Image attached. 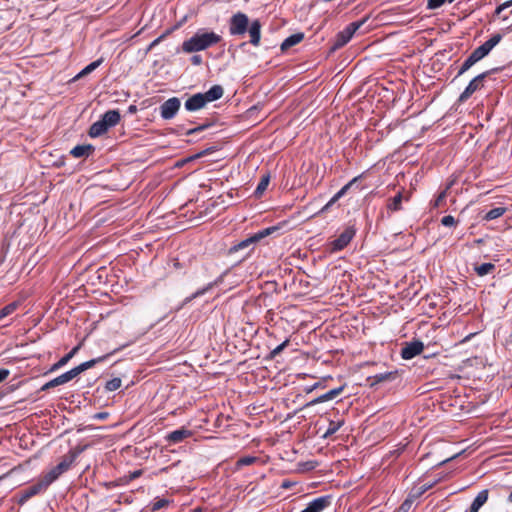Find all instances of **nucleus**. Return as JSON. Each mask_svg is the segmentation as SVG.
Segmentation results:
<instances>
[{"instance_id": "obj_23", "label": "nucleus", "mask_w": 512, "mask_h": 512, "mask_svg": "<svg viewBox=\"0 0 512 512\" xmlns=\"http://www.w3.org/2000/svg\"><path fill=\"white\" fill-rule=\"evenodd\" d=\"M94 151V147L88 145H77L71 151L70 154L75 158L87 157Z\"/></svg>"}, {"instance_id": "obj_30", "label": "nucleus", "mask_w": 512, "mask_h": 512, "mask_svg": "<svg viewBox=\"0 0 512 512\" xmlns=\"http://www.w3.org/2000/svg\"><path fill=\"white\" fill-rule=\"evenodd\" d=\"M403 200L402 193L399 192L397 195H395L392 199H390L387 207L389 210L397 211L401 208V203Z\"/></svg>"}, {"instance_id": "obj_51", "label": "nucleus", "mask_w": 512, "mask_h": 512, "mask_svg": "<svg viewBox=\"0 0 512 512\" xmlns=\"http://www.w3.org/2000/svg\"><path fill=\"white\" fill-rule=\"evenodd\" d=\"M108 416V413L106 412H100V413H97L93 416L94 419H99V420H103V419H106Z\"/></svg>"}, {"instance_id": "obj_28", "label": "nucleus", "mask_w": 512, "mask_h": 512, "mask_svg": "<svg viewBox=\"0 0 512 512\" xmlns=\"http://www.w3.org/2000/svg\"><path fill=\"white\" fill-rule=\"evenodd\" d=\"M505 208L503 207H496L488 211L483 217L482 220L491 221L495 220L498 217L502 216L505 212Z\"/></svg>"}, {"instance_id": "obj_46", "label": "nucleus", "mask_w": 512, "mask_h": 512, "mask_svg": "<svg viewBox=\"0 0 512 512\" xmlns=\"http://www.w3.org/2000/svg\"><path fill=\"white\" fill-rule=\"evenodd\" d=\"M54 387H57L54 379L48 381L47 383H45L41 388H40V391H47L51 388H54Z\"/></svg>"}, {"instance_id": "obj_45", "label": "nucleus", "mask_w": 512, "mask_h": 512, "mask_svg": "<svg viewBox=\"0 0 512 512\" xmlns=\"http://www.w3.org/2000/svg\"><path fill=\"white\" fill-rule=\"evenodd\" d=\"M209 125H200L198 127H195V128H192V129H189L187 132H186V135H192L194 133H197V132H200V131H203L205 130Z\"/></svg>"}, {"instance_id": "obj_27", "label": "nucleus", "mask_w": 512, "mask_h": 512, "mask_svg": "<svg viewBox=\"0 0 512 512\" xmlns=\"http://www.w3.org/2000/svg\"><path fill=\"white\" fill-rule=\"evenodd\" d=\"M76 376L75 372L73 371V369L59 375L58 377L54 378V381L56 383L57 386H60V385H63L69 381H71L72 379H74Z\"/></svg>"}, {"instance_id": "obj_24", "label": "nucleus", "mask_w": 512, "mask_h": 512, "mask_svg": "<svg viewBox=\"0 0 512 512\" xmlns=\"http://www.w3.org/2000/svg\"><path fill=\"white\" fill-rule=\"evenodd\" d=\"M103 62V59L100 58L96 61L91 62L89 65H87L84 69H82L75 77L74 80H78L91 72H93L95 69H97Z\"/></svg>"}, {"instance_id": "obj_37", "label": "nucleus", "mask_w": 512, "mask_h": 512, "mask_svg": "<svg viewBox=\"0 0 512 512\" xmlns=\"http://www.w3.org/2000/svg\"><path fill=\"white\" fill-rule=\"evenodd\" d=\"M289 342H290V340L286 339L280 345H278L276 348H274L270 352V358H275L277 355H279L289 345Z\"/></svg>"}, {"instance_id": "obj_41", "label": "nucleus", "mask_w": 512, "mask_h": 512, "mask_svg": "<svg viewBox=\"0 0 512 512\" xmlns=\"http://www.w3.org/2000/svg\"><path fill=\"white\" fill-rule=\"evenodd\" d=\"M412 506V500L406 499L396 512H408Z\"/></svg>"}, {"instance_id": "obj_29", "label": "nucleus", "mask_w": 512, "mask_h": 512, "mask_svg": "<svg viewBox=\"0 0 512 512\" xmlns=\"http://www.w3.org/2000/svg\"><path fill=\"white\" fill-rule=\"evenodd\" d=\"M343 424H344L343 420H339V421L331 420L329 422V425H328V428H327L326 432L323 435V438H328L331 435H333L334 433H336L341 428V426Z\"/></svg>"}, {"instance_id": "obj_4", "label": "nucleus", "mask_w": 512, "mask_h": 512, "mask_svg": "<svg viewBox=\"0 0 512 512\" xmlns=\"http://www.w3.org/2000/svg\"><path fill=\"white\" fill-rule=\"evenodd\" d=\"M355 234L356 232L353 227H347L342 233L327 243V251L330 253H336L343 250L348 246Z\"/></svg>"}, {"instance_id": "obj_33", "label": "nucleus", "mask_w": 512, "mask_h": 512, "mask_svg": "<svg viewBox=\"0 0 512 512\" xmlns=\"http://www.w3.org/2000/svg\"><path fill=\"white\" fill-rule=\"evenodd\" d=\"M450 188V186H447L446 189L441 191L438 196L435 198V200L432 203L433 208H438L443 205L445 202V199L447 197V190Z\"/></svg>"}, {"instance_id": "obj_54", "label": "nucleus", "mask_w": 512, "mask_h": 512, "mask_svg": "<svg viewBox=\"0 0 512 512\" xmlns=\"http://www.w3.org/2000/svg\"><path fill=\"white\" fill-rule=\"evenodd\" d=\"M320 386H321V383H320V382H317V383H315V384H314L310 389H308L307 391H308V392H311L312 390L317 389V388H318V387H320Z\"/></svg>"}, {"instance_id": "obj_18", "label": "nucleus", "mask_w": 512, "mask_h": 512, "mask_svg": "<svg viewBox=\"0 0 512 512\" xmlns=\"http://www.w3.org/2000/svg\"><path fill=\"white\" fill-rule=\"evenodd\" d=\"M304 39V33L302 32H299V33H295V34H292L290 35L289 37H287L281 44L280 48H281V51H287L288 49H290L291 47L299 44L302 40Z\"/></svg>"}, {"instance_id": "obj_14", "label": "nucleus", "mask_w": 512, "mask_h": 512, "mask_svg": "<svg viewBox=\"0 0 512 512\" xmlns=\"http://www.w3.org/2000/svg\"><path fill=\"white\" fill-rule=\"evenodd\" d=\"M192 435L193 433L191 430L185 427H181L180 429L168 433L165 439L169 444H177L184 441L187 438H190Z\"/></svg>"}, {"instance_id": "obj_52", "label": "nucleus", "mask_w": 512, "mask_h": 512, "mask_svg": "<svg viewBox=\"0 0 512 512\" xmlns=\"http://www.w3.org/2000/svg\"><path fill=\"white\" fill-rule=\"evenodd\" d=\"M142 475V470H135L130 474V480L136 479Z\"/></svg>"}, {"instance_id": "obj_35", "label": "nucleus", "mask_w": 512, "mask_h": 512, "mask_svg": "<svg viewBox=\"0 0 512 512\" xmlns=\"http://www.w3.org/2000/svg\"><path fill=\"white\" fill-rule=\"evenodd\" d=\"M17 308V304L16 303H10L8 305H6L5 307L1 308L0 309V320H2L4 317L10 315L11 313H13Z\"/></svg>"}, {"instance_id": "obj_57", "label": "nucleus", "mask_w": 512, "mask_h": 512, "mask_svg": "<svg viewBox=\"0 0 512 512\" xmlns=\"http://www.w3.org/2000/svg\"><path fill=\"white\" fill-rule=\"evenodd\" d=\"M476 243H481L482 239L475 240Z\"/></svg>"}, {"instance_id": "obj_10", "label": "nucleus", "mask_w": 512, "mask_h": 512, "mask_svg": "<svg viewBox=\"0 0 512 512\" xmlns=\"http://www.w3.org/2000/svg\"><path fill=\"white\" fill-rule=\"evenodd\" d=\"M332 504V497L330 495L320 496L313 499L308 503L305 509L301 512H323Z\"/></svg>"}, {"instance_id": "obj_55", "label": "nucleus", "mask_w": 512, "mask_h": 512, "mask_svg": "<svg viewBox=\"0 0 512 512\" xmlns=\"http://www.w3.org/2000/svg\"><path fill=\"white\" fill-rule=\"evenodd\" d=\"M174 267L178 269V268H180V267H181V265H180V263H179L178 261H176V262L174 263Z\"/></svg>"}, {"instance_id": "obj_39", "label": "nucleus", "mask_w": 512, "mask_h": 512, "mask_svg": "<svg viewBox=\"0 0 512 512\" xmlns=\"http://www.w3.org/2000/svg\"><path fill=\"white\" fill-rule=\"evenodd\" d=\"M169 504V500L167 499H159L157 501H155L152 505V511L155 512V511H158L164 507H166L167 505Z\"/></svg>"}, {"instance_id": "obj_22", "label": "nucleus", "mask_w": 512, "mask_h": 512, "mask_svg": "<svg viewBox=\"0 0 512 512\" xmlns=\"http://www.w3.org/2000/svg\"><path fill=\"white\" fill-rule=\"evenodd\" d=\"M108 131V127L102 120V118L95 123H93L89 129V136L92 138L99 137L103 134H105Z\"/></svg>"}, {"instance_id": "obj_44", "label": "nucleus", "mask_w": 512, "mask_h": 512, "mask_svg": "<svg viewBox=\"0 0 512 512\" xmlns=\"http://www.w3.org/2000/svg\"><path fill=\"white\" fill-rule=\"evenodd\" d=\"M511 6H512V0L506 1L496 8L495 13L497 15H499L503 10H505Z\"/></svg>"}, {"instance_id": "obj_36", "label": "nucleus", "mask_w": 512, "mask_h": 512, "mask_svg": "<svg viewBox=\"0 0 512 512\" xmlns=\"http://www.w3.org/2000/svg\"><path fill=\"white\" fill-rule=\"evenodd\" d=\"M85 447H76L75 449L69 451L66 455H64L67 459H71V463L76 460V458L84 451Z\"/></svg>"}, {"instance_id": "obj_9", "label": "nucleus", "mask_w": 512, "mask_h": 512, "mask_svg": "<svg viewBox=\"0 0 512 512\" xmlns=\"http://www.w3.org/2000/svg\"><path fill=\"white\" fill-rule=\"evenodd\" d=\"M48 488L47 483L41 479L37 483L23 489L20 492V499L19 504H24L26 501H28L30 498L40 494L41 492L45 491Z\"/></svg>"}, {"instance_id": "obj_8", "label": "nucleus", "mask_w": 512, "mask_h": 512, "mask_svg": "<svg viewBox=\"0 0 512 512\" xmlns=\"http://www.w3.org/2000/svg\"><path fill=\"white\" fill-rule=\"evenodd\" d=\"M181 107V101L177 97H172L163 102L159 109H160V116L164 120H170L173 119L176 114L178 113L179 109Z\"/></svg>"}, {"instance_id": "obj_7", "label": "nucleus", "mask_w": 512, "mask_h": 512, "mask_svg": "<svg viewBox=\"0 0 512 512\" xmlns=\"http://www.w3.org/2000/svg\"><path fill=\"white\" fill-rule=\"evenodd\" d=\"M71 459H67L65 456L62 457L61 461L53 467L50 471H48L42 479L47 483L49 486L52 484L55 480L59 478L60 475H62L64 472L69 470L71 467Z\"/></svg>"}, {"instance_id": "obj_3", "label": "nucleus", "mask_w": 512, "mask_h": 512, "mask_svg": "<svg viewBox=\"0 0 512 512\" xmlns=\"http://www.w3.org/2000/svg\"><path fill=\"white\" fill-rule=\"evenodd\" d=\"M366 22V18L355 21L347 25L342 31L338 32L333 40L330 48L331 52H334L343 46H345L356 33V31Z\"/></svg>"}, {"instance_id": "obj_53", "label": "nucleus", "mask_w": 512, "mask_h": 512, "mask_svg": "<svg viewBox=\"0 0 512 512\" xmlns=\"http://www.w3.org/2000/svg\"><path fill=\"white\" fill-rule=\"evenodd\" d=\"M293 486V483L288 481V480H284L282 483H281V488L283 489H289Z\"/></svg>"}, {"instance_id": "obj_16", "label": "nucleus", "mask_w": 512, "mask_h": 512, "mask_svg": "<svg viewBox=\"0 0 512 512\" xmlns=\"http://www.w3.org/2000/svg\"><path fill=\"white\" fill-rule=\"evenodd\" d=\"M206 100L202 93L194 94L185 102V109L188 111H197L206 105Z\"/></svg>"}, {"instance_id": "obj_12", "label": "nucleus", "mask_w": 512, "mask_h": 512, "mask_svg": "<svg viewBox=\"0 0 512 512\" xmlns=\"http://www.w3.org/2000/svg\"><path fill=\"white\" fill-rule=\"evenodd\" d=\"M424 349V344L421 341H412L410 343H406V345L401 350V356L405 360H409L419 355Z\"/></svg>"}, {"instance_id": "obj_11", "label": "nucleus", "mask_w": 512, "mask_h": 512, "mask_svg": "<svg viewBox=\"0 0 512 512\" xmlns=\"http://www.w3.org/2000/svg\"><path fill=\"white\" fill-rule=\"evenodd\" d=\"M124 347H125V345H123L122 347L114 349L112 352H110V353H108L106 355H103V356L91 359L89 361L83 362L80 365L74 367L73 371L75 372L76 376H78L82 372H84V371L94 367L97 363L105 361L109 356L115 354L116 352L120 351Z\"/></svg>"}, {"instance_id": "obj_21", "label": "nucleus", "mask_w": 512, "mask_h": 512, "mask_svg": "<svg viewBox=\"0 0 512 512\" xmlns=\"http://www.w3.org/2000/svg\"><path fill=\"white\" fill-rule=\"evenodd\" d=\"M80 347H81V344L75 346L69 353H67L59 361L54 363L51 366L49 371L54 372V371L60 369L61 367L65 366L75 356V354L79 351Z\"/></svg>"}, {"instance_id": "obj_34", "label": "nucleus", "mask_w": 512, "mask_h": 512, "mask_svg": "<svg viewBox=\"0 0 512 512\" xmlns=\"http://www.w3.org/2000/svg\"><path fill=\"white\" fill-rule=\"evenodd\" d=\"M214 284L215 283H209L206 287L197 290L190 297L186 298L185 302H190L191 300L204 295L207 291H209L214 286Z\"/></svg>"}, {"instance_id": "obj_13", "label": "nucleus", "mask_w": 512, "mask_h": 512, "mask_svg": "<svg viewBox=\"0 0 512 512\" xmlns=\"http://www.w3.org/2000/svg\"><path fill=\"white\" fill-rule=\"evenodd\" d=\"M345 386L342 385L340 387H337V388H334L328 392H326L325 394L311 400L310 402L306 403L302 408V409H305L307 407H311V406H314L316 404H319V403H323V402H326V401H330L334 398H336L337 396H339L343 390H344Z\"/></svg>"}, {"instance_id": "obj_25", "label": "nucleus", "mask_w": 512, "mask_h": 512, "mask_svg": "<svg viewBox=\"0 0 512 512\" xmlns=\"http://www.w3.org/2000/svg\"><path fill=\"white\" fill-rule=\"evenodd\" d=\"M495 265L493 263H483L480 265H475L474 271L478 276L483 277L492 273L495 270Z\"/></svg>"}, {"instance_id": "obj_48", "label": "nucleus", "mask_w": 512, "mask_h": 512, "mask_svg": "<svg viewBox=\"0 0 512 512\" xmlns=\"http://www.w3.org/2000/svg\"><path fill=\"white\" fill-rule=\"evenodd\" d=\"M479 48L482 50L485 56H487L492 50V48L486 43V41L482 45H480Z\"/></svg>"}, {"instance_id": "obj_38", "label": "nucleus", "mask_w": 512, "mask_h": 512, "mask_svg": "<svg viewBox=\"0 0 512 512\" xmlns=\"http://www.w3.org/2000/svg\"><path fill=\"white\" fill-rule=\"evenodd\" d=\"M256 461H257V458H256V457H253V456H245V457L240 458V459L237 461V465H238V466H248V465H251V464L255 463Z\"/></svg>"}, {"instance_id": "obj_50", "label": "nucleus", "mask_w": 512, "mask_h": 512, "mask_svg": "<svg viewBox=\"0 0 512 512\" xmlns=\"http://www.w3.org/2000/svg\"><path fill=\"white\" fill-rule=\"evenodd\" d=\"M10 372L8 369H0V383L7 379Z\"/></svg>"}, {"instance_id": "obj_17", "label": "nucleus", "mask_w": 512, "mask_h": 512, "mask_svg": "<svg viewBox=\"0 0 512 512\" xmlns=\"http://www.w3.org/2000/svg\"><path fill=\"white\" fill-rule=\"evenodd\" d=\"M362 177V175H359L357 177H354L351 181H349L346 185H344L326 204L325 209L329 206L333 205L336 201H338L341 197H343L348 190Z\"/></svg>"}, {"instance_id": "obj_43", "label": "nucleus", "mask_w": 512, "mask_h": 512, "mask_svg": "<svg viewBox=\"0 0 512 512\" xmlns=\"http://www.w3.org/2000/svg\"><path fill=\"white\" fill-rule=\"evenodd\" d=\"M393 377V373H380L375 376L377 382H383Z\"/></svg>"}, {"instance_id": "obj_6", "label": "nucleus", "mask_w": 512, "mask_h": 512, "mask_svg": "<svg viewBox=\"0 0 512 512\" xmlns=\"http://www.w3.org/2000/svg\"><path fill=\"white\" fill-rule=\"evenodd\" d=\"M489 72H483L476 77H474L464 91L459 96V102L467 101L474 92L482 89L484 87V80L488 76Z\"/></svg>"}, {"instance_id": "obj_58", "label": "nucleus", "mask_w": 512, "mask_h": 512, "mask_svg": "<svg viewBox=\"0 0 512 512\" xmlns=\"http://www.w3.org/2000/svg\"><path fill=\"white\" fill-rule=\"evenodd\" d=\"M454 0H449L450 3H452Z\"/></svg>"}, {"instance_id": "obj_26", "label": "nucleus", "mask_w": 512, "mask_h": 512, "mask_svg": "<svg viewBox=\"0 0 512 512\" xmlns=\"http://www.w3.org/2000/svg\"><path fill=\"white\" fill-rule=\"evenodd\" d=\"M269 182H270V175L269 174H265L261 177V180L260 182L258 183L255 191H254V195L256 197H261L262 194L265 192V190L267 189L268 185H269Z\"/></svg>"}, {"instance_id": "obj_49", "label": "nucleus", "mask_w": 512, "mask_h": 512, "mask_svg": "<svg viewBox=\"0 0 512 512\" xmlns=\"http://www.w3.org/2000/svg\"><path fill=\"white\" fill-rule=\"evenodd\" d=\"M191 63L193 65H200L202 63V56L195 54L191 57Z\"/></svg>"}, {"instance_id": "obj_31", "label": "nucleus", "mask_w": 512, "mask_h": 512, "mask_svg": "<svg viewBox=\"0 0 512 512\" xmlns=\"http://www.w3.org/2000/svg\"><path fill=\"white\" fill-rule=\"evenodd\" d=\"M475 63H477V61L471 55H469L461 65L457 76H461L462 74L467 72Z\"/></svg>"}, {"instance_id": "obj_5", "label": "nucleus", "mask_w": 512, "mask_h": 512, "mask_svg": "<svg viewBox=\"0 0 512 512\" xmlns=\"http://www.w3.org/2000/svg\"><path fill=\"white\" fill-rule=\"evenodd\" d=\"M277 229H278V226H269V227H267V228H265V229L255 233V234L247 237L246 239L240 241L238 244H236L233 247H231L229 252L230 253H234V252H237L239 250L248 248L249 246L258 243L263 238L271 235Z\"/></svg>"}, {"instance_id": "obj_15", "label": "nucleus", "mask_w": 512, "mask_h": 512, "mask_svg": "<svg viewBox=\"0 0 512 512\" xmlns=\"http://www.w3.org/2000/svg\"><path fill=\"white\" fill-rule=\"evenodd\" d=\"M489 499V490L483 489L481 490L474 500L472 501L470 507L466 512H479V510L487 503Z\"/></svg>"}, {"instance_id": "obj_20", "label": "nucleus", "mask_w": 512, "mask_h": 512, "mask_svg": "<svg viewBox=\"0 0 512 512\" xmlns=\"http://www.w3.org/2000/svg\"><path fill=\"white\" fill-rule=\"evenodd\" d=\"M101 118L109 129L119 123L121 116L118 110H109Z\"/></svg>"}, {"instance_id": "obj_2", "label": "nucleus", "mask_w": 512, "mask_h": 512, "mask_svg": "<svg viewBox=\"0 0 512 512\" xmlns=\"http://www.w3.org/2000/svg\"><path fill=\"white\" fill-rule=\"evenodd\" d=\"M222 41V36L207 29H199L193 36L182 43V51L196 53L213 47Z\"/></svg>"}, {"instance_id": "obj_56", "label": "nucleus", "mask_w": 512, "mask_h": 512, "mask_svg": "<svg viewBox=\"0 0 512 512\" xmlns=\"http://www.w3.org/2000/svg\"><path fill=\"white\" fill-rule=\"evenodd\" d=\"M508 501H509V502H512V492H511V493L509 494V496H508Z\"/></svg>"}, {"instance_id": "obj_42", "label": "nucleus", "mask_w": 512, "mask_h": 512, "mask_svg": "<svg viewBox=\"0 0 512 512\" xmlns=\"http://www.w3.org/2000/svg\"><path fill=\"white\" fill-rule=\"evenodd\" d=\"M477 62L480 61L481 59H483L485 57L484 53L482 52V50L477 47L475 50H473V52L470 54Z\"/></svg>"}, {"instance_id": "obj_47", "label": "nucleus", "mask_w": 512, "mask_h": 512, "mask_svg": "<svg viewBox=\"0 0 512 512\" xmlns=\"http://www.w3.org/2000/svg\"><path fill=\"white\" fill-rule=\"evenodd\" d=\"M455 220L454 217L451 215H446L441 219L440 224H454Z\"/></svg>"}, {"instance_id": "obj_40", "label": "nucleus", "mask_w": 512, "mask_h": 512, "mask_svg": "<svg viewBox=\"0 0 512 512\" xmlns=\"http://www.w3.org/2000/svg\"><path fill=\"white\" fill-rule=\"evenodd\" d=\"M502 39L500 34L493 35L490 39L486 41V43L493 49Z\"/></svg>"}, {"instance_id": "obj_32", "label": "nucleus", "mask_w": 512, "mask_h": 512, "mask_svg": "<svg viewBox=\"0 0 512 512\" xmlns=\"http://www.w3.org/2000/svg\"><path fill=\"white\" fill-rule=\"evenodd\" d=\"M122 381L120 378L116 377L106 382L105 389L106 391L113 392L121 387Z\"/></svg>"}, {"instance_id": "obj_1", "label": "nucleus", "mask_w": 512, "mask_h": 512, "mask_svg": "<svg viewBox=\"0 0 512 512\" xmlns=\"http://www.w3.org/2000/svg\"><path fill=\"white\" fill-rule=\"evenodd\" d=\"M228 28L231 36H243L248 32L250 43L255 47L260 45L262 24L259 19L250 22L245 13L237 12L230 17Z\"/></svg>"}, {"instance_id": "obj_19", "label": "nucleus", "mask_w": 512, "mask_h": 512, "mask_svg": "<svg viewBox=\"0 0 512 512\" xmlns=\"http://www.w3.org/2000/svg\"><path fill=\"white\" fill-rule=\"evenodd\" d=\"M202 94L204 95L206 103H209L220 99L224 94V89L221 85H214L207 92Z\"/></svg>"}]
</instances>
